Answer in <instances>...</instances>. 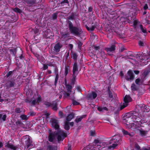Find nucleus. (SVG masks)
Returning a JSON list of instances; mask_svg holds the SVG:
<instances>
[{"instance_id":"f257e3e1","label":"nucleus","mask_w":150,"mask_h":150,"mask_svg":"<svg viewBox=\"0 0 150 150\" xmlns=\"http://www.w3.org/2000/svg\"><path fill=\"white\" fill-rule=\"evenodd\" d=\"M142 120L139 116V113L136 111H132L127 113L123 117V121L126 127L131 128L135 124L132 122L137 124L138 127L141 126L142 124Z\"/></svg>"},{"instance_id":"f03ea898","label":"nucleus","mask_w":150,"mask_h":150,"mask_svg":"<svg viewBox=\"0 0 150 150\" xmlns=\"http://www.w3.org/2000/svg\"><path fill=\"white\" fill-rule=\"evenodd\" d=\"M69 30L71 33L76 35H79L82 32L81 29L76 26H74L72 22L68 20L67 21Z\"/></svg>"},{"instance_id":"7ed1b4c3","label":"nucleus","mask_w":150,"mask_h":150,"mask_svg":"<svg viewBox=\"0 0 150 150\" xmlns=\"http://www.w3.org/2000/svg\"><path fill=\"white\" fill-rule=\"evenodd\" d=\"M132 100V99L129 95H125L124 98V102L121 105L120 110H121L127 107L128 105V103L131 102Z\"/></svg>"},{"instance_id":"20e7f679","label":"nucleus","mask_w":150,"mask_h":150,"mask_svg":"<svg viewBox=\"0 0 150 150\" xmlns=\"http://www.w3.org/2000/svg\"><path fill=\"white\" fill-rule=\"evenodd\" d=\"M56 134L57 135V139L58 142L60 141H63L64 139L67 136V134L65 131H60L58 132Z\"/></svg>"},{"instance_id":"39448f33","label":"nucleus","mask_w":150,"mask_h":150,"mask_svg":"<svg viewBox=\"0 0 150 150\" xmlns=\"http://www.w3.org/2000/svg\"><path fill=\"white\" fill-rule=\"evenodd\" d=\"M44 104L47 107H52V109L54 111H56L57 109V102H52V103L48 101H46Z\"/></svg>"},{"instance_id":"423d86ee","label":"nucleus","mask_w":150,"mask_h":150,"mask_svg":"<svg viewBox=\"0 0 150 150\" xmlns=\"http://www.w3.org/2000/svg\"><path fill=\"white\" fill-rule=\"evenodd\" d=\"M125 79L127 81H132L134 78V74L131 70H129L124 76Z\"/></svg>"},{"instance_id":"0eeeda50","label":"nucleus","mask_w":150,"mask_h":150,"mask_svg":"<svg viewBox=\"0 0 150 150\" xmlns=\"http://www.w3.org/2000/svg\"><path fill=\"white\" fill-rule=\"evenodd\" d=\"M122 141L121 137L119 135H115L111 137L110 140V143H116L120 144Z\"/></svg>"},{"instance_id":"6e6552de","label":"nucleus","mask_w":150,"mask_h":150,"mask_svg":"<svg viewBox=\"0 0 150 150\" xmlns=\"http://www.w3.org/2000/svg\"><path fill=\"white\" fill-rule=\"evenodd\" d=\"M43 35L46 38H52L54 36V33L49 29H47L44 32Z\"/></svg>"},{"instance_id":"1a4fd4ad","label":"nucleus","mask_w":150,"mask_h":150,"mask_svg":"<svg viewBox=\"0 0 150 150\" xmlns=\"http://www.w3.org/2000/svg\"><path fill=\"white\" fill-rule=\"evenodd\" d=\"M62 44L58 42L56 43L54 46V47L53 49L54 52L55 53H58L60 52L61 48L62 47Z\"/></svg>"},{"instance_id":"9d476101","label":"nucleus","mask_w":150,"mask_h":150,"mask_svg":"<svg viewBox=\"0 0 150 150\" xmlns=\"http://www.w3.org/2000/svg\"><path fill=\"white\" fill-rule=\"evenodd\" d=\"M51 120L52 127H53L56 130L59 129V125L58 121L54 118H52Z\"/></svg>"},{"instance_id":"9b49d317","label":"nucleus","mask_w":150,"mask_h":150,"mask_svg":"<svg viewBox=\"0 0 150 150\" xmlns=\"http://www.w3.org/2000/svg\"><path fill=\"white\" fill-rule=\"evenodd\" d=\"M16 84L14 80L11 79L8 80L5 83L6 86L8 88H10L14 87Z\"/></svg>"},{"instance_id":"f8f14e48","label":"nucleus","mask_w":150,"mask_h":150,"mask_svg":"<svg viewBox=\"0 0 150 150\" xmlns=\"http://www.w3.org/2000/svg\"><path fill=\"white\" fill-rule=\"evenodd\" d=\"M97 25L98 24L97 22H92L90 27L86 25H85V27L88 30L91 32L94 30L97 27Z\"/></svg>"},{"instance_id":"ddd939ff","label":"nucleus","mask_w":150,"mask_h":150,"mask_svg":"<svg viewBox=\"0 0 150 150\" xmlns=\"http://www.w3.org/2000/svg\"><path fill=\"white\" fill-rule=\"evenodd\" d=\"M32 143V142L30 138H28V139H26L24 141L25 144V145L24 147L25 149L26 148L28 149L30 146L33 145Z\"/></svg>"},{"instance_id":"4468645a","label":"nucleus","mask_w":150,"mask_h":150,"mask_svg":"<svg viewBox=\"0 0 150 150\" xmlns=\"http://www.w3.org/2000/svg\"><path fill=\"white\" fill-rule=\"evenodd\" d=\"M55 137V132H49L48 136V140L50 142H52L54 139Z\"/></svg>"},{"instance_id":"2eb2a0df","label":"nucleus","mask_w":150,"mask_h":150,"mask_svg":"<svg viewBox=\"0 0 150 150\" xmlns=\"http://www.w3.org/2000/svg\"><path fill=\"white\" fill-rule=\"evenodd\" d=\"M97 96V93L93 91L91 93H89L87 95V98L88 100L95 99Z\"/></svg>"},{"instance_id":"dca6fc26","label":"nucleus","mask_w":150,"mask_h":150,"mask_svg":"<svg viewBox=\"0 0 150 150\" xmlns=\"http://www.w3.org/2000/svg\"><path fill=\"white\" fill-rule=\"evenodd\" d=\"M116 46L115 43L112 44L110 47L105 48V50L107 52H113L115 50Z\"/></svg>"},{"instance_id":"f3484780","label":"nucleus","mask_w":150,"mask_h":150,"mask_svg":"<svg viewBox=\"0 0 150 150\" xmlns=\"http://www.w3.org/2000/svg\"><path fill=\"white\" fill-rule=\"evenodd\" d=\"M5 146V147H7L8 148H10L11 149L13 150H16L17 149L16 146H14L13 144L10 143L9 141L6 143Z\"/></svg>"},{"instance_id":"a211bd4d","label":"nucleus","mask_w":150,"mask_h":150,"mask_svg":"<svg viewBox=\"0 0 150 150\" xmlns=\"http://www.w3.org/2000/svg\"><path fill=\"white\" fill-rule=\"evenodd\" d=\"M78 70V68L77 66V63L75 62L73 65L72 72L73 74H77L78 73L76 72Z\"/></svg>"},{"instance_id":"6ab92c4d","label":"nucleus","mask_w":150,"mask_h":150,"mask_svg":"<svg viewBox=\"0 0 150 150\" xmlns=\"http://www.w3.org/2000/svg\"><path fill=\"white\" fill-rule=\"evenodd\" d=\"M86 116V115L77 116V117L75 119V121L76 123H78L81 122L83 118H85Z\"/></svg>"},{"instance_id":"aec40b11","label":"nucleus","mask_w":150,"mask_h":150,"mask_svg":"<svg viewBox=\"0 0 150 150\" xmlns=\"http://www.w3.org/2000/svg\"><path fill=\"white\" fill-rule=\"evenodd\" d=\"M145 105L144 104H140L138 105V109L139 110V112H144V108H145Z\"/></svg>"},{"instance_id":"412c9836","label":"nucleus","mask_w":150,"mask_h":150,"mask_svg":"<svg viewBox=\"0 0 150 150\" xmlns=\"http://www.w3.org/2000/svg\"><path fill=\"white\" fill-rule=\"evenodd\" d=\"M26 3L28 5L29 7H30L35 4L34 0H24Z\"/></svg>"},{"instance_id":"4be33fe9","label":"nucleus","mask_w":150,"mask_h":150,"mask_svg":"<svg viewBox=\"0 0 150 150\" xmlns=\"http://www.w3.org/2000/svg\"><path fill=\"white\" fill-rule=\"evenodd\" d=\"M122 132L123 133V135L125 136H126L127 135L129 136V137H132L133 136V134L125 130L124 129H122Z\"/></svg>"},{"instance_id":"5701e85b","label":"nucleus","mask_w":150,"mask_h":150,"mask_svg":"<svg viewBox=\"0 0 150 150\" xmlns=\"http://www.w3.org/2000/svg\"><path fill=\"white\" fill-rule=\"evenodd\" d=\"M74 115L73 112H71L70 114L67 117L66 120L68 122L71 120L74 117Z\"/></svg>"},{"instance_id":"b1692460","label":"nucleus","mask_w":150,"mask_h":150,"mask_svg":"<svg viewBox=\"0 0 150 150\" xmlns=\"http://www.w3.org/2000/svg\"><path fill=\"white\" fill-rule=\"evenodd\" d=\"M140 28L142 32L144 34V35L146 36L147 33L146 29L145 28H144L143 25L142 24L140 25Z\"/></svg>"},{"instance_id":"393cba45","label":"nucleus","mask_w":150,"mask_h":150,"mask_svg":"<svg viewBox=\"0 0 150 150\" xmlns=\"http://www.w3.org/2000/svg\"><path fill=\"white\" fill-rule=\"evenodd\" d=\"M64 70V75L65 76H66L68 74L69 71V66L67 65H65Z\"/></svg>"},{"instance_id":"a878e982","label":"nucleus","mask_w":150,"mask_h":150,"mask_svg":"<svg viewBox=\"0 0 150 150\" xmlns=\"http://www.w3.org/2000/svg\"><path fill=\"white\" fill-rule=\"evenodd\" d=\"M47 150H57V148L56 146H53L52 145H49L47 146Z\"/></svg>"},{"instance_id":"bb28decb","label":"nucleus","mask_w":150,"mask_h":150,"mask_svg":"<svg viewBox=\"0 0 150 150\" xmlns=\"http://www.w3.org/2000/svg\"><path fill=\"white\" fill-rule=\"evenodd\" d=\"M11 20H8L6 21L4 25L5 28L6 29H8V27L11 25Z\"/></svg>"},{"instance_id":"cd10ccee","label":"nucleus","mask_w":150,"mask_h":150,"mask_svg":"<svg viewBox=\"0 0 150 150\" xmlns=\"http://www.w3.org/2000/svg\"><path fill=\"white\" fill-rule=\"evenodd\" d=\"M150 72V69H146L142 73V75L145 77H146Z\"/></svg>"},{"instance_id":"c85d7f7f","label":"nucleus","mask_w":150,"mask_h":150,"mask_svg":"<svg viewBox=\"0 0 150 150\" xmlns=\"http://www.w3.org/2000/svg\"><path fill=\"white\" fill-rule=\"evenodd\" d=\"M77 74H73L72 75V78L71 80V85H74L75 83V82L76 81V79Z\"/></svg>"},{"instance_id":"c756f323","label":"nucleus","mask_w":150,"mask_h":150,"mask_svg":"<svg viewBox=\"0 0 150 150\" xmlns=\"http://www.w3.org/2000/svg\"><path fill=\"white\" fill-rule=\"evenodd\" d=\"M69 122L68 121H65L64 122V128L66 130H68L70 129L69 126Z\"/></svg>"},{"instance_id":"7c9ffc66","label":"nucleus","mask_w":150,"mask_h":150,"mask_svg":"<svg viewBox=\"0 0 150 150\" xmlns=\"http://www.w3.org/2000/svg\"><path fill=\"white\" fill-rule=\"evenodd\" d=\"M131 88L132 91H137L138 89L137 87L134 83H133L132 84Z\"/></svg>"},{"instance_id":"2f4dec72","label":"nucleus","mask_w":150,"mask_h":150,"mask_svg":"<svg viewBox=\"0 0 150 150\" xmlns=\"http://www.w3.org/2000/svg\"><path fill=\"white\" fill-rule=\"evenodd\" d=\"M10 51L11 54L13 56H15L17 51L16 50L15 48L11 49Z\"/></svg>"},{"instance_id":"473e14b6","label":"nucleus","mask_w":150,"mask_h":150,"mask_svg":"<svg viewBox=\"0 0 150 150\" xmlns=\"http://www.w3.org/2000/svg\"><path fill=\"white\" fill-rule=\"evenodd\" d=\"M61 34L62 38H65L69 35V34L68 33H65L62 32L61 33Z\"/></svg>"},{"instance_id":"72a5a7b5","label":"nucleus","mask_w":150,"mask_h":150,"mask_svg":"<svg viewBox=\"0 0 150 150\" xmlns=\"http://www.w3.org/2000/svg\"><path fill=\"white\" fill-rule=\"evenodd\" d=\"M66 86L67 88V91L69 93H71L72 88V86L69 84H67L66 85Z\"/></svg>"},{"instance_id":"f704fd0d","label":"nucleus","mask_w":150,"mask_h":150,"mask_svg":"<svg viewBox=\"0 0 150 150\" xmlns=\"http://www.w3.org/2000/svg\"><path fill=\"white\" fill-rule=\"evenodd\" d=\"M37 95L38 98L36 99V101L37 103H40L42 101V98L40 94H38Z\"/></svg>"},{"instance_id":"c9c22d12","label":"nucleus","mask_w":150,"mask_h":150,"mask_svg":"<svg viewBox=\"0 0 150 150\" xmlns=\"http://www.w3.org/2000/svg\"><path fill=\"white\" fill-rule=\"evenodd\" d=\"M59 74H57L55 76L54 84L55 86L57 85V81L59 79Z\"/></svg>"},{"instance_id":"e433bc0d","label":"nucleus","mask_w":150,"mask_h":150,"mask_svg":"<svg viewBox=\"0 0 150 150\" xmlns=\"http://www.w3.org/2000/svg\"><path fill=\"white\" fill-rule=\"evenodd\" d=\"M13 10L14 12L17 13H20L22 12V11L18 7H15L13 9Z\"/></svg>"},{"instance_id":"4c0bfd02","label":"nucleus","mask_w":150,"mask_h":150,"mask_svg":"<svg viewBox=\"0 0 150 150\" xmlns=\"http://www.w3.org/2000/svg\"><path fill=\"white\" fill-rule=\"evenodd\" d=\"M94 148H96V149H98V150H101V149L102 147H101V144H95L93 146Z\"/></svg>"},{"instance_id":"58836bf2","label":"nucleus","mask_w":150,"mask_h":150,"mask_svg":"<svg viewBox=\"0 0 150 150\" xmlns=\"http://www.w3.org/2000/svg\"><path fill=\"white\" fill-rule=\"evenodd\" d=\"M55 62H54V60L52 59L51 60L50 62H48V65L49 66L53 67L54 66V63Z\"/></svg>"},{"instance_id":"ea45409f","label":"nucleus","mask_w":150,"mask_h":150,"mask_svg":"<svg viewBox=\"0 0 150 150\" xmlns=\"http://www.w3.org/2000/svg\"><path fill=\"white\" fill-rule=\"evenodd\" d=\"M71 56L73 58V59L74 60H76L78 56L76 53L74 52L72 53Z\"/></svg>"},{"instance_id":"a19ab883","label":"nucleus","mask_w":150,"mask_h":150,"mask_svg":"<svg viewBox=\"0 0 150 150\" xmlns=\"http://www.w3.org/2000/svg\"><path fill=\"white\" fill-rule=\"evenodd\" d=\"M66 3H69V1H68V0H62L61 2H60V4L62 6H63Z\"/></svg>"},{"instance_id":"79ce46f5","label":"nucleus","mask_w":150,"mask_h":150,"mask_svg":"<svg viewBox=\"0 0 150 150\" xmlns=\"http://www.w3.org/2000/svg\"><path fill=\"white\" fill-rule=\"evenodd\" d=\"M74 18L75 15L73 13H72L68 17V20H73L74 19Z\"/></svg>"},{"instance_id":"37998d69","label":"nucleus","mask_w":150,"mask_h":150,"mask_svg":"<svg viewBox=\"0 0 150 150\" xmlns=\"http://www.w3.org/2000/svg\"><path fill=\"white\" fill-rule=\"evenodd\" d=\"M107 91L109 97L110 98H112L113 97L112 93L111 91L110 90L109 88H108V89Z\"/></svg>"},{"instance_id":"c03bdc74","label":"nucleus","mask_w":150,"mask_h":150,"mask_svg":"<svg viewBox=\"0 0 150 150\" xmlns=\"http://www.w3.org/2000/svg\"><path fill=\"white\" fill-rule=\"evenodd\" d=\"M99 55V54H100V55L101 56V57L103 59L105 57V52L103 51H101L100 53H99L98 52L97 53Z\"/></svg>"},{"instance_id":"a18cd8bd","label":"nucleus","mask_w":150,"mask_h":150,"mask_svg":"<svg viewBox=\"0 0 150 150\" xmlns=\"http://www.w3.org/2000/svg\"><path fill=\"white\" fill-rule=\"evenodd\" d=\"M20 117L22 120H27L28 119V117L25 115H21Z\"/></svg>"},{"instance_id":"49530a36","label":"nucleus","mask_w":150,"mask_h":150,"mask_svg":"<svg viewBox=\"0 0 150 150\" xmlns=\"http://www.w3.org/2000/svg\"><path fill=\"white\" fill-rule=\"evenodd\" d=\"M94 143L95 144H101V142L98 139H95L94 141Z\"/></svg>"},{"instance_id":"de8ad7c7","label":"nucleus","mask_w":150,"mask_h":150,"mask_svg":"<svg viewBox=\"0 0 150 150\" xmlns=\"http://www.w3.org/2000/svg\"><path fill=\"white\" fill-rule=\"evenodd\" d=\"M144 112H148L150 111V109L149 108V107L145 105V108H144Z\"/></svg>"},{"instance_id":"09e8293b","label":"nucleus","mask_w":150,"mask_h":150,"mask_svg":"<svg viewBox=\"0 0 150 150\" xmlns=\"http://www.w3.org/2000/svg\"><path fill=\"white\" fill-rule=\"evenodd\" d=\"M57 13H53L52 16V18L53 20H55L57 19Z\"/></svg>"},{"instance_id":"8fccbe9b","label":"nucleus","mask_w":150,"mask_h":150,"mask_svg":"<svg viewBox=\"0 0 150 150\" xmlns=\"http://www.w3.org/2000/svg\"><path fill=\"white\" fill-rule=\"evenodd\" d=\"M72 104L74 105H79L80 103L74 100H72Z\"/></svg>"},{"instance_id":"3c124183","label":"nucleus","mask_w":150,"mask_h":150,"mask_svg":"<svg viewBox=\"0 0 150 150\" xmlns=\"http://www.w3.org/2000/svg\"><path fill=\"white\" fill-rule=\"evenodd\" d=\"M21 111L20 108H16L15 109V112L17 114L20 113Z\"/></svg>"},{"instance_id":"603ef678","label":"nucleus","mask_w":150,"mask_h":150,"mask_svg":"<svg viewBox=\"0 0 150 150\" xmlns=\"http://www.w3.org/2000/svg\"><path fill=\"white\" fill-rule=\"evenodd\" d=\"M77 44L78 45V48L80 50L81 49V47L83 45V43L79 41L78 42Z\"/></svg>"},{"instance_id":"864d4df0","label":"nucleus","mask_w":150,"mask_h":150,"mask_svg":"<svg viewBox=\"0 0 150 150\" xmlns=\"http://www.w3.org/2000/svg\"><path fill=\"white\" fill-rule=\"evenodd\" d=\"M63 97H64L66 98L68 96H69L70 95V94L69 93H68L66 92H64L63 93Z\"/></svg>"},{"instance_id":"5fc2aeb1","label":"nucleus","mask_w":150,"mask_h":150,"mask_svg":"<svg viewBox=\"0 0 150 150\" xmlns=\"http://www.w3.org/2000/svg\"><path fill=\"white\" fill-rule=\"evenodd\" d=\"M141 80L139 78H137L135 80V82L136 83L137 85H140Z\"/></svg>"},{"instance_id":"6e6d98bb","label":"nucleus","mask_w":150,"mask_h":150,"mask_svg":"<svg viewBox=\"0 0 150 150\" xmlns=\"http://www.w3.org/2000/svg\"><path fill=\"white\" fill-rule=\"evenodd\" d=\"M93 47L95 50H96V52L97 51H98V50H100V47L99 46H96V45H94L93 46Z\"/></svg>"},{"instance_id":"4d7b16f0","label":"nucleus","mask_w":150,"mask_h":150,"mask_svg":"<svg viewBox=\"0 0 150 150\" xmlns=\"http://www.w3.org/2000/svg\"><path fill=\"white\" fill-rule=\"evenodd\" d=\"M90 135L92 136H95V130H91L90 131Z\"/></svg>"},{"instance_id":"13d9d810","label":"nucleus","mask_w":150,"mask_h":150,"mask_svg":"<svg viewBox=\"0 0 150 150\" xmlns=\"http://www.w3.org/2000/svg\"><path fill=\"white\" fill-rule=\"evenodd\" d=\"M139 131L141 135L142 136H144L145 135L146 132L145 131L140 130Z\"/></svg>"},{"instance_id":"bf43d9fd","label":"nucleus","mask_w":150,"mask_h":150,"mask_svg":"<svg viewBox=\"0 0 150 150\" xmlns=\"http://www.w3.org/2000/svg\"><path fill=\"white\" fill-rule=\"evenodd\" d=\"M101 147L102 148H104L107 145V144L105 142H101Z\"/></svg>"},{"instance_id":"052dcab7","label":"nucleus","mask_w":150,"mask_h":150,"mask_svg":"<svg viewBox=\"0 0 150 150\" xmlns=\"http://www.w3.org/2000/svg\"><path fill=\"white\" fill-rule=\"evenodd\" d=\"M142 53L141 52H137V54H136V56L137 58H139L141 55H142Z\"/></svg>"},{"instance_id":"680f3d73","label":"nucleus","mask_w":150,"mask_h":150,"mask_svg":"<svg viewBox=\"0 0 150 150\" xmlns=\"http://www.w3.org/2000/svg\"><path fill=\"white\" fill-rule=\"evenodd\" d=\"M12 74V73L11 71H9L6 74V76L7 77H8L10 76Z\"/></svg>"},{"instance_id":"e2e57ef3","label":"nucleus","mask_w":150,"mask_h":150,"mask_svg":"<svg viewBox=\"0 0 150 150\" xmlns=\"http://www.w3.org/2000/svg\"><path fill=\"white\" fill-rule=\"evenodd\" d=\"M18 67H16L12 71H11L12 74H14L16 73V71H18Z\"/></svg>"},{"instance_id":"0e129e2a","label":"nucleus","mask_w":150,"mask_h":150,"mask_svg":"<svg viewBox=\"0 0 150 150\" xmlns=\"http://www.w3.org/2000/svg\"><path fill=\"white\" fill-rule=\"evenodd\" d=\"M35 114H36V113H35L33 111L30 112L29 113V115L30 116H34L35 115Z\"/></svg>"},{"instance_id":"69168bd1","label":"nucleus","mask_w":150,"mask_h":150,"mask_svg":"<svg viewBox=\"0 0 150 150\" xmlns=\"http://www.w3.org/2000/svg\"><path fill=\"white\" fill-rule=\"evenodd\" d=\"M32 100V98L30 99H26L25 100V102L26 103H29L31 102Z\"/></svg>"},{"instance_id":"338daca9","label":"nucleus","mask_w":150,"mask_h":150,"mask_svg":"<svg viewBox=\"0 0 150 150\" xmlns=\"http://www.w3.org/2000/svg\"><path fill=\"white\" fill-rule=\"evenodd\" d=\"M54 72L55 73V74L56 75L57 74H59L58 73V69L57 68H55L54 69Z\"/></svg>"},{"instance_id":"774afa93","label":"nucleus","mask_w":150,"mask_h":150,"mask_svg":"<svg viewBox=\"0 0 150 150\" xmlns=\"http://www.w3.org/2000/svg\"><path fill=\"white\" fill-rule=\"evenodd\" d=\"M90 148L89 146H87L84 147L82 150H90Z\"/></svg>"}]
</instances>
